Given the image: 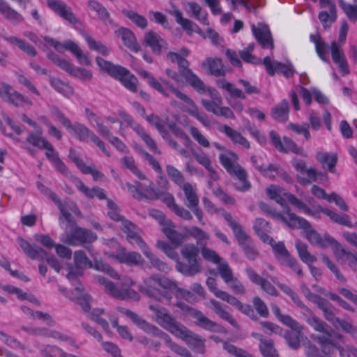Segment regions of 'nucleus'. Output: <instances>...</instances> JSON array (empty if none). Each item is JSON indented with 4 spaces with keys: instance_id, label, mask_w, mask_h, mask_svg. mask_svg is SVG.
<instances>
[{
    "instance_id": "1",
    "label": "nucleus",
    "mask_w": 357,
    "mask_h": 357,
    "mask_svg": "<svg viewBox=\"0 0 357 357\" xmlns=\"http://www.w3.org/2000/svg\"><path fill=\"white\" fill-rule=\"evenodd\" d=\"M118 310L120 312L130 318L138 327L142 329L144 332L151 334L153 336L163 338L165 340L167 346L175 353L183 357H186L190 353V351L186 348L181 347L173 342L167 334L160 330L157 326L148 323L146 320L143 319L135 312L123 307H119Z\"/></svg>"
},
{
    "instance_id": "2",
    "label": "nucleus",
    "mask_w": 357,
    "mask_h": 357,
    "mask_svg": "<svg viewBox=\"0 0 357 357\" xmlns=\"http://www.w3.org/2000/svg\"><path fill=\"white\" fill-rule=\"evenodd\" d=\"M96 61L101 69L105 70L110 76L119 79L126 88L132 92H137L138 80L135 75H130L128 70L121 66L114 65L100 56H97Z\"/></svg>"
},
{
    "instance_id": "3",
    "label": "nucleus",
    "mask_w": 357,
    "mask_h": 357,
    "mask_svg": "<svg viewBox=\"0 0 357 357\" xmlns=\"http://www.w3.org/2000/svg\"><path fill=\"white\" fill-rule=\"evenodd\" d=\"M186 262L177 261L176 270L185 276H193L202 271L199 258V249L194 244H187L181 250Z\"/></svg>"
},
{
    "instance_id": "4",
    "label": "nucleus",
    "mask_w": 357,
    "mask_h": 357,
    "mask_svg": "<svg viewBox=\"0 0 357 357\" xmlns=\"http://www.w3.org/2000/svg\"><path fill=\"white\" fill-rule=\"evenodd\" d=\"M52 113L63 126L70 130L77 139L86 141L89 139L92 140L94 138L96 135L87 127L79 123L73 125L70 121L65 116L64 114L57 107H52Z\"/></svg>"
},
{
    "instance_id": "5",
    "label": "nucleus",
    "mask_w": 357,
    "mask_h": 357,
    "mask_svg": "<svg viewBox=\"0 0 357 357\" xmlns=\"http://www.w3.org/2000/svg\"><path fill=\"white\" fill-rule=\"evenodd\" d=\"M176 306L187 310L190 316L196 319L195 324L197 326L213 333H227V329L223 326L209 319L200 310L190 307L183 303H176Z\"/></svg>"
},
{
    "instance_id": "6",
    "label": "nucleus",
    "mask_w": 357,
    "mask_h": 357,
    "mask_svg": "<svg viewBox=\"0 0 357 357\" xmlns=\"http://www.w3.org/2000/svg\"><path fill=\"white\" fill-rule=\"evenodd\" d=\"M73 261L74 266L70 263L67 265L68 274L66 277L69 280H74L77 277L82 276L84 269L91 268L93 266V262L89 259L83 250H77L74 252Z\"/></svg>"
},
{
    "instance_id": "7",
    "label": "nucleus",
    "mask_w": 357,
    "mask_h": 357,
    "mask_svg": "<svg viewBox=\"0 0 357 357\" xmlns=\"http://www.w3.org/2000/svg\"><path fill=\"white\" fill-rule=\"evenodd\" d=\"M179 74L183 76L190 85L198 92L204 93L206 86L204 83L189 68V62L182 57L177 63Z\"/></svg>"
},
{
    "instance_id": "8",
    "label": "nucleus",
    "mask_w": 357,
    "mask_h": 357,
    "mask_svg": "<svg viewBox=\"0 0 357 357\" xmlns=\"http://www.w3.org/2000/svg\"><path fill=\"white\" fill-rule=\"evenodd\" d=\"M98 282L104 285L105 291L112 296L120 299L127 300L134 298L137 301L139 299L138 294L134 290L126 288H118L112 282L107 280L104 277H99Z\"/></svg>"
},
{
    "instance_id": "9",
    "label": "nucleus",
    "mask_w": 357,
    "mask_h": 357,
    "mask_svg": "<svg viewBox=\"0 0 357 357\" xmlns=\"http://www.w3.org/2000/svg\"><path fill=\"white\" fill-rule=\"evenodd\" d=\"M292 218L291 220L298 222V227L299 228L305 229V236L311 244H317L323 248L327 247L321 235L312 228L310 223L307 220L296 215H292Z\"/></svg>"
},
{
    "instance_id": "10",
    "label": "nucleus",
    "mask_w": 357,
    "mask_h": 357,
    "mask_svg": "<svg viewBox=\"0 0 357 357\" xmlns=\"http://www.w3.org/2000/svg\"><path fill=\"white\" fill-rule=\"evenodd\" d=\"M263 63L271 76H273L277 71L286 77H291L295 72L293 65L289 61H287L286 63L272 61L269 56H266L264 59Z\"/></svg>"
},
{
    "instance_id": "11",
    "label": "nucleus",
    "mask_w": 357,
    "mask_h": 357,
    "mask_svg": "<svg viewBox=\"0 0 357 357\" xmlns=\"http://www.w3.org/2000/svg\"><path fill=\"white\" fill-rule=\"evenodd\" d=\"M48 7L58 14L61 17L73 25L79 23V20L73 13L71 8L65 3L58 0H47Z\"/></svg>"
},
{
    "instance_id": "12",
    "label": "nucleus",
    "mask_w": 357,
    "mask_h": 357,
    "mask_svg": "<svg viewBox=\"0 0 357 357\" xmlns=\"http://www.w3.org/2000/svg\"><path fill=\"white\" fill-rule=\"evenodd\" d=\"M97 239L96 234L92 231L79 227H75L73 231L67 236L66 243L68 245H75V241L81 243H91Z\"/></svg>"
},
{
    "instance_id": "13",
    "label": "nucleus",
    "mask_w": 357,
    "mask_h": 357,
    "mask_svg": "<svg viewBox=\"0 0 357 357\" xmlns=\"http://www.w3.org/2000/svg\"><path fill=\"white\" fill-rule=\"evenodd\" d=\"M252 33L258 43L263 48L270 47L273 49V40L268 26L263 23H259L257 26H252Z\"/></svg>"
},
{
    "instance_id": "14",
    "label": "nucleus",
    "mask_w": 357,
    "mask_h": 357,
    "mask_svg": "<svg viewBox=\"0 0 357 357\" xmlns=\"http://www.w3.org/2000/svg\"><path fill=\"white\" fill-rule=\"evenodd\" d=\"M178 337L185 341L197 353L201 354L205 353V339L202 338L199 335L194 333L186 327L179 334Z\"/></svg>"
},
{
    "instance_id": "15",
    "label": "nucleus",
    "mask_w": 357,
    "mask_h": 357,
    "mask_svg": "<svg viewBox=\"0 0 357 357\" xmlns=\"http://www.w3.org/2000/svg\"><path fill=\"white\" fill-rule=\"evenodd\" d=\"M143 43L144 45L149 47L152 52L157 55L161 54L162 49L167 50L168 48L165 40L160 35L151 30L148 31L145 33Z\"/></svg>"
},
{
    "instance_id": "16",
    "label": "nucleus",
    "mask_w": 357,
    "mask_h": 357,
    "mask_svg": "<svg viewBox=\"0 0 357 357\" xmlns=\"http://www.w3.org/2000/svg\"><path fill=\"white\" fill-rule=\"evenodd\" d=\"M245 271L252 283L260 286L261 289L268 294L273 296H278L275 287L269 281L262 278L251 268H247Z\"/></svg>"
},
{
    "instance_id": "17",
    "label": "nucleus",
    "mask_w": 357,
    "mask_h": 357,
    "mask_svg": "<svg viewBox=\"0 0 357 357\" xmlns=\"http://www.w3.org/2000/svg\"><path fill=\"white\" fill-rule=\"evenodd\" d=\"M68 157L77 166L82 173L85 174H91L94 181L102 179L104 177V174L100 171L91 166H87L73 149H70Z\"/></svg>"
},
{
    "instance_id": "18",
    "label": "nucleus",
    "mask_w": 357,
    "mask_h": 357,
    "mask_svg": "<svg viewBox=\"0 0 357 357\" xmlns=\"http://www.w3.org/2000/svg\"><path fill=\"white\" fill-rule=\"evenodd\" d=\"M257 169L261 174L271 179H275L276 178V176L271 173L272 172H275L278 176L281 177L287 183H293L292 177L278 164L271 163L269 164L267 167H264L263 165L257 166Z\"/></svg>"
},
{
    "instance_id": "19",
    "label": "nucleus",
    "mask_w": 357,
    "mask_h": 357,
    "mask_svg": "<svg viewBox=\"0 0 357 357\" xmlns=\"http://www.w3.org/2000/svg\"><path fill=\"white\" fill-rule=\"evenodd\" d=\"M115 34L121 38L125 46L132 51L137 52L140 50V45L137 42L135 34L129 29L121 27L115 31Z\"/></svg>"
},
{
    "instance_id": "20",
    "label": "nucleus",
    "mask_w": 357,
    "mask_h": 357,
    "mask_svg": "<svg viewBox=\"0 0 357 357\" xmlns=\"http://www.w3.org/2000/svg\"><path fill=\"white\" fill-rule=\"evenodd\" d=\"M331 56L334 63L338 65L340 70L344 75L349 73V66L344 52L338 47L336 41L331 43Z\"/></svg>"
},
{
    "instance_id": "21",
    "label": "nucleus",
    "mask_w": 357,
    "mask_h": 357,
    "mask_svg": "<svg viewBox=\"0 0 357 357\" xmlns=\"http://www.w3.org/2000/svg\"><path fill=\"white\" fill-rule=\"evenodd\" d=\"M159 324L177 337L185 328V326L176 321L169 313L161 321H159Z\"/></svg>"
},
{
    "instance_id": "22",
    "label": "nucleus",
    "mask_w": 357,
    "mask_h": 357,
    "mask_svg": "<svg viewBox=\"0 0 357 357\" xmlns=\"http://www.w3.org/2000/svg\"><path fill=\"white\" fill-rule=\"evenodd\" d=\"M175 226L172 221L165 222V226L162 228V232L168 238L170 242L176 247L181 245L184 239L185 236L176 230H175Z\"/></svg>"
},
{
    "instance_id": "23",
    "label": "nucleus",
    "mask_w": 357,
    "mask_h": 357,
    "mask_svg": "<svg viewBox=\"0 0 357 357\" xmlns=\"http://www.w3.org/2000/svg\"><path fill=\"white\" fill-rule=\"evenodd\" d=\"M26 142L40 149L52 150V144L43 137V130L40 128L38 129L36 132H31L26 138Z\"/></svg>"
},
{
    "instance_id": "24",
    "label": "nucleus",
    "mask_w": 357,
    "mask_h": 357,
    "mask_svg": "<svg viewBox=\"0 0 357 357\" xmlns=\"http://www.w3.org/2000/svg\"><path fill=\"white\" fill-rule=\"evenodd\" d=\"M237 241L248 259L255 260L257 257L259 252L249 236L246 234Z\"/></svg>"
},
{
    "instance_id": "25",
    "label": "nucleus",
    "mask_w": 357,
    "mask_h": 357,
    "mask_svg": "<svg viewBox=\"0 0 357 357\" xmlns=\"http://www.w3.org/2000/svg\"><path fill=\"white\" fill-rule=\"evenodd\" d=\"M289 105L287 100H282L279 104L272 108L271 116L280 122H286L288 119Z\"/></svg>"
},
{
    "instance_id": "26",
    "label": "nucleus",
    "mask_w": 357,
    "mask_h": 357,
    "mask_svg": "<svg viewBox=\"0 0 357 357\" xmlns=\"http://www.w3.org/2000/svg\"><path fill=\"white\" fill-rule=\"evenodd\" d=\"M314 208L317 209L318 212L321 211L323 213L328 216L331 218V220H333L334 222L349 227H352V224L349 220V216L348 215L344 214L343 215H340L338 213L326 208L321 207L319 205L314 206Z\"/></svg>"
},
{
    "instance_id": "27",
    "label": "nucleus",
    "mask_w": 357,
    "mask_h": 357,
    "mask_svg": "<svg viewBox=\"0 0 357 357\" xmlns=\"http://www.w3.org/2000/svg\"><path fill=\"white\" fill-rule=\"evenodd\" d=\"M153 276L155 278L156 284L165 290L162 296L167 298L168 301H170L172 298L170 291L177 289L176 282L162 275H153Z\"/></svg>"
},
{
    "instance_id": "28",
    "label": "nucleus",
    "mask_w": 357,
    "mask_h": 357,
    "mask_svg": "<svg viewBox=\"0 0 357 357\" xmlns=\"http://www.w3.org/2000/svg\"><path fill=\"white\" fill-rule=\"evenodd\" d=\"M210 303H211L213 307V311L218 314L221 319L223 320L228 321L233 327L236 329L239 328V325L237 321L234 319L232 315L224 310L221 305V304L215 299H211Z\"/></svg>"
},
{
    "instance_id": "29",
    "label": "nucleus",
    "mask_w": 357,
    "mask_h": 357,
    "mask_svg": "<svg viewBox=\"0 0 357 357\" xmlns=\"http://www.w3.org/2000/svg\"><path fill=\"white\" fill-rule=\"evenodd\" d=\"M329 12L323 10L319 13L318 18L324 29H330L331 24L337 20V9L336 6H327Z\"/></svg>"
},
{
    "instance_id": "30",
    "label": "nucleus",
    "mask_w": 357,
    "mask_h": 357,
    "mask_svg": "<svg viewBox=\"0 0 357 357\" xmlns=\"http://www.w3.org/2000/svg\"><path fill=\"white\" fill-rule=\"evenodd\" d=\"M0 13L6 19L14 24H18L24 20L23 17L13 9L4 0H0Z\"/></svg>"
},
{
    "instance_id": "31",
    "label": "nucleus",
    "mask_w": 357,
    "mask_h": 357,
    "mask_svg": "<svg viewBox=\"0 0 357 357\" xmlns=\"http://www.w3.org/2000/svg\"><path fill=\"white\" fill-rule=\"evenodd\" d=\"M316 159L325 167L327 165V170L334 173L335 172V166L337 162V153L330 155L328 153L318 152L316 155Z\"/></svg>"
},
{
    "instance_id": "32",
    "label": "nucleus",
    "mask_w": 357,
    "mask_h": 357,
    "mask_svg": "<svg viewBox=\"0 0 357 357\" xmlns=\"http://www.w3.org/2000/svg\"><path fill=\"white\" fill-rule=\"evenodd\" d=\"M192 155L200 165L204 166L208 170L211 180L214 181L219 180L218 172L212 167L211 161L208 156H206L204 153L200 154L196 151H192Z\"/></svg>"
},
{
    "instance_id": "33",
    "label": "nucleus",
    "mask_w": 357,
    "mask_h": 357,
    "mask_svg": "<svg viewBox=\"0 0 357 357\" xmlns=\"http://www.w3.org/2000/svg\"><path fill=\"white\" fill-rule=\"evenodd\" d=\"M317 306L322 311L326 320L330 322L333 326H335V321L338 317L335 316L333 312L335 308L333 305L326 298H323L321 301L318 303Z\"/></svg>"
},
{
    "instance_id": "34",
    "label": "nucleus",
    "mask_w": 357,
    "mask_h": 357,
    "mask_svg": "<svg viewBox=\"0 0 357 357\" xmlns=\"http://www.w3.org/2000/svg\"><path fill=\"white\" fill-rule=\"evenodd\" d=\"M156 282L153 276H151L144 280V284L139 287V291L147 296L153 298H158L160 291L155 287Z\"/></svg>"
},
{
    "instance_id": "35",
    "label": "nucleus",
    "mask_w": 357,
    "mask_h": 357,
    "mask_svg": "<svg viewBox=\"0 0 357 357\" xmlns=\"http://www.w3.org/2000/svg\"><path fill=\"white\" fill-rule=\"evenodd\" d=\"M77 187L88 198L92 199L96 197L99 199H107L105 190L99 187H93L92 188H89L86 186L82 181H78Z\"/></svg>"
},
{
    "instance_id": "36",
    "label": "nucleus",
    "mask_w": 357,
    "mask_h": 357,
    "mask_svg": "<svg viewBox=\"0 0 357 357\" xmlns=\"http://www.w3.org/2000/svg\"><path fill=\"white\" fill-rule=\"evenodd\" d=\"M47 58L55 65L61 68L71 75H77L75 68L67 60L61 58L55 53L51 52L47 54Z\"/></svg>"
},
{
    "instance_id": "37",
    "label": "nucleus",
    "mask_w": 357,
    "mask_h": 357,
    "mask_svg": "<svg viewBox=\"0 0 357 357\" xmlns=\"http://www.w3.org/2000/svg\"><path fill=\"white\" fill-rule=\"evenodd\" d=\"M284 197L289 201V202L298 209L303 210L306 213L320 218L318 215V211H312L310 209L303 201L298 199L293 194L290 192H284Z\"/></svg>"
},
{
    "instance_id": "38",
    "label": "nucleus",
    "mask_w": 357,
    "mask_h": 357,
    "mask_svg": "<svg viewBox=\"0 0 357 357\" xmlns=\"http://www.w3.org/2000/svg\"><path fill=\"white\" fill-rule=\"evenodd\" d=\"M65 50L70 51L79 60L86 66L91 65V61L86 54H84L81 48L73 41L68 40L63 43Z\"/></svg>"
},
{
    "instance_id": "39",
    "label": "nucleus",
    "mask_w": 357,
    "mask_h": 357,
    "mask_svg": "<svg viewBox=\"0 0 357 357\" xmlns=\"http://www.w3.org/2000/svg\"><path fill=\"white\" fill-rule=\"evenodd\" d=\"M221 131L225 132L234 143L239 144L246 149L250 148L249 142L240 132L234 130L230 126L225 125Z\"/></svg>"
},
{
    "instance_id": "40",
    "label": "nucleus",
    "mask_w": 357,
    "mask_h": 357,
    "mask_svg": "<svg viewBox=\"0 0 357 357\" xmlns=\"http://www.w3.org/2000/svg\"><path fill=\"white\" fill-rule=\"evenodd\" d=\"M206 63L209 68V74L215 77L225 76L226 71L224 69L222 61L219 58H207Z\"/></svg>"
},
{
    "instance_id": "41",
    "label": "nucleus",
    "mask_w": 357,
    "mask_h": 357,
    "mask_svg": "<svg viewBox=\"0 0 357 357\" xmlns=\"http://www.w3.org/2000/svg\"><path fill=\"white\" fill-rule=\"evenodd\" d=\"M216 83L219 88L227 91L231 98H245V95L241 89L236 88L232 83L227 82L225 79H218Z\"/></svg>"
},
{
    "instance_id": "42",
    "label": "nucleus",
    "mask_w": 357,
    "mask_h": 357,
    "mask_svg": "<svg viewBox=\"0 0 357 357\" xmlns=\"http://www.w3.org/2000/svg\"><path fill=\"white\" fill-rule=\"evenodd\" d=\"M259 347L260 352L264 357H279L278 353L275 348L274 342L272 340L261 337Z\"/></svg>"
},
{
    "instance_id": "43",
    "label": "nucleus",
    "mask_w": 357,
    "mask_h": 357,
    "mask_svg": "<svg viewBox=\"0 0 357 357\" xmlns=\"http://www.w3.org/2000/svg\"><path fill=\"white\" fill-rule=\"evenodd\" d=\"M51 86L59 93L68 97L73 94V89L68 83L62 82L60 79L50 76Z\"/></svg>"
},
{
    "instance_id": "44",
    "label": "nucleus",
    "mask_w": 357,
    "mask_h": 357,
    "mask_svg": "<svg viewBox=\"0 0 357 357\" xmlns=\"http://www.w3.org/2000/svg\"><path fill=\"white\" fill-rule=\"evenodd\" d=\"M322 335H317L314 337V340L317 342L322 347H325L327 345H331L335 347L340 353L344 350V348L334 343L331 340L332 331L328 328L321 332Z\"/></svg>"
},
{
    "instance_id": "45",
    "label": "nucleus",
    "mask_w": 357,
    "mask_h": 357,
    "mask_svg": "<svg viewBox=\"0 0 357 357\" xmlns=\"http://www.w3.org/2000/svg\"><path fill=\"white\" fill-rule=\"evenodd\" d=\"M182 189L188 201V203L185 204L186 206L189 208L197 206L199 198L192 185L190 183H185L183 185Z\"/></svg>"
},
{
    "instance_id": "46",
    "label": "nucleus",
    "mask_w": 357,
    "mask_h": 357,
    "mask_svg": "<svg viewBox=\"0 0 357 357\" xmlns=\"http://www.w3.org/2000/svg\"><path fill=\"white\" fill-rule=\"evenodd\" d=\"M296 248L301 261L308 265L317 261V257L312 255L307 250V246L301 241L296 242Z\"/></svg>"
},
{
    "instance_id": "47",
    "label": "nucleus",
    "mask_w": 357,
    "mask_h": 357,
    "mask_svg": "<svg viewBox=\"0 0 357 357\" xmlns=\"http://www.w3.org/2000/svg\"><path fill=\"white\" fill-rule=\"evenodd\" d=\"M135 225L128 220H123L121 229L127 234V238L130 241H134L137 244L143 243L141 236L135 231Z\"/></svg>"
},
{
    "instance_id": "48",
    "label": "nucleus",
    "mask_w": 357,
    "mask_h": 357,
    "mask_svg": "<svg viewBox=\"0 0 357 357\" xmlns=\"http://www.w3.org/2000/svg\"><path fill=\"white\" fill-rule=\"evenodd\" d=\"M151 199H161L172 211L174 209V206L177 205L175 203L174 198L172 195L165 192L157 191L153 188H150Z\"/></svg>"
},
{
    "instance_id": "49",
    "label": "nucleus",
    "mask_w": 357,
    "mask_h": 357,
    "mask_svg": "<svg viewBox=\"0 0 357 357\" xmlns=\"http://www.w3.org/2000/svg\"><path fill=\"white\" fill-rule=\"evenodd\" d=\"M237 172L234 174L238 179V182L235 184V188L237 190L245 192L248 191L250 187V183L247 180V173L245 170L242 167H239L236 169Z\"/></svg>"
},
{
    "instance_id": "50",
    "label": "nucleus",
    "mask_w": 357,
    "mask_h": 357,
    "mask_svg": "<svg viewBox=\"0 0 357 357\" xmlns=\"http://www.w3.org/2000/svg\"><path fill=\"white\" fill-rule=\"evenodd\" d=\"M310 38L314 43L317 53L321 59L325 62H328V58L326 56L328 49V44L322 40L319 35H311Z\"/></svg>"
},
{
    "instance_id": "51",
    "label": "nucleus",
    "mask_w": 357,
    "mask_h": 357,
    "mask_svg": "<svg viewBox=\"0 0 357 357\" xmlns=\"http://www.w3.org/2000/svg\"><path fill=\"white\" fill-rule=\"evenodd\" d=\"M22 329L31 335L51 337L53 338H61V336L59 335V331H51L46 328H29L23 326Z\"/></svg>"
},
{
    "instance_id": "52",
    "label": "nucleus",
    "mask_w": 357,
    "mask_h": 357,
    "mask_svg": "<svg viewBox=\"0 0 357 357\" xmlns=\"http://www.w3.org/2000/svg\"><path fill=\"white\" fill-rule=\"evenodd\" d=\"M302 327L297 330H291L286 333L284 337L288 345L294 349H297L301 345L300 337L301 335Z\"/></svg>"
},
{
    "instance_id": "53",
    "label": "nucleus",
    "mask_w": 357,
    "mask_h": 357,
    "mask_svg": "<svg viewBox=\"0 0 357 357\" xmlns=\"http://www.w3.org/2000/svg\"><path fill=\"white\" fill-rule=\"evenodd\" d=\"M116 258L121 263L128 264H138L142 259L140 254L135 252L119 253Z\"/></svg>"
},
{
    "instance_id": "54",
    "label": "nucleus",
    "mask_w": 357,
    "mask_h": 357,
    "mask_svg": "<svg viewBox=\"0 0 357 357\" xmlns=\"http://www.w3.org/2000/svg\"><path fill=\"white\" fill-rule=\"evenodd\" d=\"M122 13L137 26L142 29L146 28L148 22L144 16L140 15L137 13L131 10H123Z\"/></svg>"
},
{
    "instance_id": "55",
    "label": "nucleus",
    "mask_w": 357,
    "mask_h": 357,
    "mask_svg": "<svg viewBox=\"0 0 357 357\" xmlns=\"http://www.w3.org/2000/svg\"><path fill=\"white\" fill-rule=\"evenodd\" d=\"M219 159L222 165L231 176H234V174L237 172L236 169L238 167H241L238 163L234 162L231 159L225 154H220Z\"/></svg>"
},
{
    "instance_id": "56",
    "label": "nucleus",
    "mask_w": 357,
    "mask_h": 357,
    "mask_svg": "<svg viewBox=\"0 0 357 357\" xmlns=\"http://www.w3.org/2000/svg\"><path fill=\"white\" fill-rule=\"evenodd\" d=\"M84 38L90 48L94 50L103 56H107L109 53V49L100 41H96L90 35L85 34Z\"/></svg>"
},
{
    "instance_id": "57",
    "label": "nucleus",
    "mask_w": 357,
    "mask_h": 357,
    "mask_svg": "<svg viewBox=\"0 0 357 357\" xmlns=\"http://www.w3.org/2000/svg\"><path fill=\"white\" fill-rule=\"evenodd\" d=\"M224 218L232 229L237 240H238L240 237H243L246 235V233L242 229L241 226L233 219L230 213H225L224 214Z\"/></svg>"
},
{
    "instance_id": "58",
    "label": "nucleus",
    "mask_w": 357,
    "mask_h": 357,
    "mask_svg": "<svg viewBox=\"0 0 357 357\" xmlns=\"http://www.w3.org/2000/svg\"><path fill=\"white\" fill-rule=\"evenodd\" d=\"M160 81L165 86V89L167 90L169 89L178 99L188 105L194 104V102L192 99H190L187 95L180 91L178 89L175 88L173 85L170 84L167 81L162 79H160Z\"/></svg>"
},
{
    "instance_id": "59",
    "label": "nucleus",
    "mask_w": 357,
    "mask_h": 357,
    "mask_svg": "<svg viewBox=\"0 0 357 357\" xmlns=\"http://www.w3.org/2000/svg\"><path fill=\"white\" fill-rule=\"evenodd\" d=\"M285 211H286L287 215H288V218L285 217L284 215H283L282 214H281L280 213L276 212L275 211L273 213L272 216L276 219L280 220L281 221H282L283 222L287 224L290 228H294V227H297L298 222L291 220L293 219L292 215H296V214L291 212V208L288 206H286Z\"/></svg>"
},
{
    "instance_id": "60",
    "label": "nucleus",
    "mask_w": 357,
    "mask_h": 357,
    "mask_svg": "<svg viewBox=\"0 0 357 357\" xmlns=\"http://www.w3.org/2000/svg\"><path fill=\"white\" fill-rule=\"evenodd\" d=\"M174 15L176 17V22L179 24L183 29L188 31L189 33H192L195 30L194 26H195V24L193 22L187 18L183 17L182 13L178 10H175Z\"/></svg>"
},
{
    "instance_id": "61",
    "label": "nucleus",
    "mask_w": 357,
    "mask_h": 357,
    "mask_svg": "<svg viewBox=\"0 0 357 357\" xmlns=\"http://www.w3.org/2000/svg\"><path fill=\"white\" fill-rule=\"evenodd\" d=\"M93 268H94L97 271L106 273L114 278L119 277L117 273L108 264L105 263L101 259L94 258Z\"/></svg>"
},
{
    "instance_id": "62",
    "label": "nucleus",
    "mask_w": 357,
    "mask_h": 357,
    "mask_svg": "<svg viewBox=\"0 0 357 357\" xmlns=\"http://www.w3.org/2000/svg\"><path fill=\"white\" fill-rule=\"evenodd\" d=\"M188 6L190 7V11L192 13V15L195 17H196L198 20H199L204 24H208V22L207 20V13H202V8L197 3L189 2Z\"/></svg>"
},
{
    "instance_id": "63",
    "label": "nucleus",
    "mask_w": 357,
    "mask_h": 357,
    "mask_svg": "<svg viewBox=\"0 0 357 357\" xmlns=\"http://www.w3.org/2000/svg\"><path fill=\"white\" fill-rule=\"evenodd\" d=\"M167 173L168 176L177 185H181L184 184V176L182 173L172 165H167Z\"/></svg>"
},
{
    "instance_id": "64",
    "label": "nucleus",
    "mask_w": 357,
    "mask_h": 357,
    "mask_svg": "<svg viewBox=\"0 0 357 357\" xmlns=\"http://www.w3.org/2000/svg\"><path fill=\"white\" fill-rule=\"evenodd\" d=\"M339 5L350 20L357 21V6L346 3L343 0H339Z\"/></svg>"
}]
</instances>
